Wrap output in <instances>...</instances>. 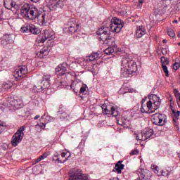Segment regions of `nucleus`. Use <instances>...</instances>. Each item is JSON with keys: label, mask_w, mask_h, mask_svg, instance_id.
Wrapping results in <instances>:
<instances>
[{"label": "nucleus", "mask_w": 180, "mask_h": 180, "mask_svg": "<svg viewBox=\"0 0 180 180\" xmlns=\"http://www.w3.org/2000/svg\"><path fill=\"white\" fill-rule=\"evenodd\" d=\"M5 106L7 108H16L17 109H20L23 106V103L22 100H16L12 97L8 98L5 102Z\"/></svg>", "instance_id": "obj_12"}, {"label": "nucleus", "mask_w": 180, "mask_h": 180, "mask_svg": "<svg viewBox=\"0 0 180 180\" xmlns=\"http://www.w3.org/2000/svg\"><path fill=\"white\" fill-rule=\"evenodd\" d=\"M24 130L25 127H20L16 133L14 134L11 139V146L13 147H16L23 140V136H25Z\"/></svg>", "instance_id": "obj_7"}, {"label": "nucleus", "mask_w": 180, "mask_h": 180, "mask_svg": "<svg viewBox=\"0 0 180 180\" xmlns=\"http://www.w3.org/2000/svg\"><path fill=\"white\" fill-rule=\"evenodd\" d=\"M42 159L41 157L38 158L36 160H35V164H37V162H40V161H41Z\"/></svg>", "instance_id": "obj_47"}, {"label": "nucleus", "mask_w": 180, "mask_h": 180, "mask_svg": "<svg viewBox=\"0 0 180 180\" xmlns=\"http://www.w3.org/2000/svg\"><path fill=\"white\" fill-rule=\"evenodd\" d=\"M65 82H60V86H65Z\"/></svg>", "instance_id": "obj_53"}, {"label": "nucleus", "mask_w": 180, "mask_h": 180, "mask_svg": "<svg viewBox=\"0 0 180 180\" xmlns=\"http://www.w3.org/2000/svg\"><path fill=\"white\" fill-rule=\"evenodd\" d=\"M4 5L6 9H8L12 12H18L20 9V5L17 4L13 0H4Z\"/></svg>", "instance_id": "obj_13"}, {"label": "nucleus", "mask_w": 180, "mask_h": 180, "mask_svg": "<svg viewBox=\"0 0 180 180\" xmlns=\"http://www.w3.org/2000/svg\"><path fill=\"white\" fill-rule=\"evenodd\" d=\"M178 37L180 38V32H179V34H178Z\"/></svg>", "instance_id": "obj_63"}, {"label": "nucleus", "mask_w": 180, "mask_h": 180, "mask_svg": "<svg viewBox=\"0 0 180 180\" xmlns=\"http://www.w3.org/2000/svg\"><path fill=\"white\" fill-rule=\"evenodd\" d=\"M82 179V171L80 169H73L70 171L68 180Z\"/></svg>", "instance_id": "obj_15"}, {"label": "nucleus", "mask_w": 180, "mask_h": 180, "mask_svg": "<svg viewBox=\"0 0 180 180\" xmlns=\"http://www.w3.org/2000/svg\"><path fill=\"white\" fill-rule=\"evenodd\" d=\"M50 75H44V77H43V80L44 81H48L50 82Z\"/></svg>", "instance_id": "obj_41"}, {"label": "nucleus", "mask_w": 180, "mask_h": 180, "mask_svg": "<svg viewBox=\"0 0 180 180\" xmlns=\"http://www.w3.org/2000/svg\"><path fill=\"white\" fill-rule=\"evenodd\" d=\"M49 155H50V153L45 152L39 158H41V159H42V160H44V158H47V157H49Z\"/></svg>", "instance_id": "obj_38"}, {"label": "nucleus", "mask_w": 180, "mask_h": 180, "mask_svg": "<svg viewBox=\"0 0 180 180\" xmlns=\"http://www.w3.org/2000/svg\"><path fill=\"white\" fill-rule=\"evenodd\" d=\"M136 140L139 141H146V139H144V134L141 132L136 136Z\"/></svg>", "instance_id": "obj_31"}, {"label": "nucleus", "mask_w": 180, "mask_h": 180, "mask_svg": "<svg viewBox=\"0 0 180 180\" xmlns=\"http://www.w3.org/2000/svg\"><path fill=\"white\" fill-rule=\"evenodd\" d=\"M32 2H39V0H30Z\"/></svg>", "instance_id": "obj_58"}, {"label": "nucleus", "mask_w": 180, "mask_h": 180, "mask_svg": "<svg viewBox=\"0 0 180 180\" xmlns=\"http://www.w3.org/2000/svg\"><path fill=\"white\" fill-rule=\"evenodd\" d=\"M101 109H103V113L104 115H112V116H117L118 115L116 108L112 105H106V104H103L101 106Z\"/></svg>", "instance_id": "obj_14"}, {"label": "nucleus", "mask_w": 180, "mask_h": 180, "mask_svg": "<svg viewBox=\"0 0 180 180\" xmlns=\"http://www.w3.org/2000/svg\"><path fill=\"white\" fill-rule=\"evenodd\" d=\"M79 28V25L77 23V20H75V18H71L68 23L65 25L64 30L67 33H75Z\"/></svg>", "instance_id": "obj_9"}, {"label": "nucleus", "mask_w": 180, "mask_h": 180, "mask_svg": "<svg viewBox=\"0 0 180 180\" xmlns=\"http://www.w3.org/2000/svg\"><path fill=\"white\" fill-rule=\"evenodd\" d=\"M167 120V115L161 113H155L152 115L151 121L156 126H164Z\"/></svg>", "instance_id": "obj_10"}, {"label": "nucleus", "mask_w": 180, "mask_h": 180, "mask_svg": "<svg viewBox=\"0 0 180 180\" xmlns=\"http://www.w3.org/2000/svg\"><path fill=\"white\" fill-rule=\"evenodd\" d=\"M172 112L173 115H175V113H176V112H178V111H176V110H175L174 108H172Z\"/></svg>", "instance_id": "obj_51"}, {"label": "nucleus", "mask_w": 180, "mask_h": 180, "mask_svg": "<svg viewBox=\"0 0 180 180\" xmlns=\"http://www.w3.org/2000/svg\"><path fill=\"white\" fill-rule=\"evenodd\" d=\"M137 154H139V150H132V151L130 153V155H137Z\"/></svg>", "instance_id": "obj_43"}, {"label": "nucleus", "mask_w": 180, "mask_h": 180, "mask_svg": "<svg viewBox=\"0 0 180 180\" xmlns=\"http://www.w3.org/2000/svg\"><path fill=\"white\" fill-rule=\"evenodd\" d=\"M99 57V53H93L90 56H89V58L86 59V61H95Z\"/></svg>", "instance_id": "obj_29"}, {"label": "nucleus", "mask_w": 180, "mask_h": 180, "mask_svg": "<svg viewBox=\"0 0 180 180\" xmlns=\"http://www.w3.org/2000/svg\"><path fill=\"white\" fill-rule=\"evenodd\" d=\"M143 133V139L145 140H147V139H150V137H153V135L154 134V131L153 129H146Z\"/></svg>", "instance_id": "obj_26"}, {"label": "nucleus", "mask_w": 180, "mask_h": 180, "mask_svg": "<svg viewBox=\"0 0 180 180\" xmlns=\"http://www.w3.org/2000/svg\"><path fill=\"white\" fill-rule=\"evenodd\" d=\"M162 54H163V56H165L167 54V50L166 49H162Z\"/></svg>", "instance_id": "obj_49"}, {"label": "nucleus", "mask_w": 180, "mask_h": 180, "mask_svg": "<svg viewBox=\"0 0 180 180\" xmlns=\"http://www.w3.org/2000/svg\"><path fill=\"white\" fill-rule=\"evenodd\" d=\"M136 37L138 38L143 37V36L146 34V28H144L143 26L138 27L136 29Z\"/></svg>", "instance_id": "obj_22"}, {"label": "nucleus", "mask_w": 180, "mask_h": 180, "mask_svg": "<svg viewBox=\"0 0 180 180\" xmlns=\"http://www.w3.org/2000/svg\"><path fill=\"white\" fill-rule=\"evenodd\" d=\"M43 89H45L43 84H40V82L37 83L33 87V90L34 92H41Z\"/></svg>", "instance_id": "obj_28"}, {"label": "nucleus", "mask_w": 180, "mask_h": 180, "mask_svg": "<svg viewBox=\"0 0 180 180\" xmlns=\"http://www.w3.org/2000/svg\"><path fill=\"white\" fill-rule=\"evenodd\" d=\"M160 61L162 63V65H168L169 64V60L167 58H165V56H162L160 58Z\"/></svg>", "instance_id": "obj_32"}, {"label": "nucleus", "mask_w": 180, "mask_h": 180, "mask_svg": "<svg viewBox=\"0 0 180 180\" xmlns=\"http://www.w3.org/2000/svg\"><path fill=\"white\" fill-rule=\"evenodd\" d=\"M110 32H112L114 33H120L122 29H123L124 26V22L123 20L116 17H113L110 20Z\"/></svg>", "instance_id": "obj_4"}, {"label": "nucleus", "mask_w": 180, "mask_h": 180, "mask_svg": "<svg viewBox=\"0 0 180 180\" xmlns=\"http://www.w3.org/2000/svg\"><path fill=\"white\" fill-rule=\"evenodd\" d=\"M169 172L167 170L162 169L161 176H168Z\"/></svg>", "instance_id": "obj_42"}, {"label": "nucleus", "mask_w": 180, "mask_h": 180, "mask_svg": "<svg viewBox=\"0 0 180 180\" xmlns=\"http://www.w3.org/2000/svg\"><path fill=\"white\" fill-rule=\"evenodd\" d=\"M180 67V65L179 63H175L173 64V70H175V71H176V70H179Z\"/></svg>", "instance_id": "obj_40"}, {"label": "nucleus", "mask_w": 180, "mask_h": 180, "mask_svg": "<svg viewBox=\"0 0 180 180\" xmlns=\"http://www.w3.org/2000/svg\"><path fill=\"white\" fill-rule=\"evenodd\" d=\"M54 31L51 30H45L44 33L40 34L37 37L36 42L37 43H44L47 39H51L53 36H54Z\"/></svg>", "instance_id": "obj_11"}, {"label": "nucleus", "mask_w": 180, "mask_h": 180, "mask_svg": "<svg viewBox=\"0 0 180 180\" xmlns=\"http://www.w3.org/2000/svg\"><path fill=\"white\" fill-rule=\"evenodd\" d=\"M15 40V35L13 34H5L1 41L2 46H8V44H12Z\"/></svg>", "instance_id": "obj_18"}, {"label": "nucleus", "mask_w": 180, "mask_h": 180, "mask_svg": "<svg viewBox=\"0 0 180 180\" xmlns=\"http://www.w3.org/2000/svg\"><path fill=\"white\" fill-rule=\"evenodd\" d=\"M153 101L150 100L147 103V108L148 109V113H154L157 109L160 108L161 105V101H160V97L157 96V95L153 96Z\"/></svg>", "instance_id": "obj_6"}, {"label": "nucleus", "mask_w": 180, "mask_h": 180, "mask_svg": "<svg viewBox=\"0 0 180 180\" xmlns=\"http://www.w3.org/2000/svg\"><path fill=\"white\" fill-rule=\"evenodd\" d=\"M141 112H142V113H148V111L147 112V110H146V109H144V107L143 106V105H141Z\"/></svg>", "instance_id": "obj_45"}, {"label": "nucleus", "mask_w": 180, "mask_h": 180, "mask_svg": "<svg viewBox=\"0 0 180 180\" xmlns=\"http://www.w3.org/2000/svg\"><path fill=\"white\" fill-rule=\"evenodd\" d=\"M117 123L120 124V126H123V127H129L130 126V121L127 120V118L124 117H120L117 120Z\"/></svg>", "instance_id": "obj_20"}, {"label": "nucleus", "mask_w": 180, "mask_h": 180, "mask_svg": "<svg viewBox=\"0 0 180 180\" xmlns=\"http://www.w3.org/2000/svg\"><path fill=\"white\" fill-rule=\"evenodd\" d=\"M30 12L27 19H30V20H37L41 26H46L48 18L46 13L39 14V10L34 6H32Z\"/></svg>", "instance_id": "obj_3"}, {"label": "nucleus", "mask_w": 180, "mask_h": 180, "mask_svg": "<svg viewBox=\"0 0 180 180\" xmlns=\"http://www.w3.org/2000/svg\"><path fill=\"white\" fill-rule=\"evenodd\" d=\"M146 102V98H143L142 101H141V105H143V103Z\"/></svg>", "instance_id": "obj_56"}, {"label": "nucleus", "mask_w": 180, "mask_h": 180, "mask_svg": "<svg viewBox=\"0 0 180 180\" xmlns=\"http://www.w3.org/2000/svg\"><path fill=\"white\" fill-rule=\"evenodd\" d=\"M138 176L142 178L143 179H150L151 178V172L147 169H139L136 171Z\"/></svg>", "instance_id": "obj_19"}, {"label": "nucleus", "mask_w": 180, "mask_h": 180, "mask_svg": "<svg viewBox=\"0 0 180 180\" xmlns=\"http://www.w3.org/2000/svg\"><path fill=\"white\" fill-rule=\"evenodd\" d=\"M33 6L32 4H25L22 8H21V15L23 18L25 19H28L29 15H30V11L31 9L33 8Z\"/></svg>", "instance_id": "obj_17"}, {"label": "nucleus", "mask_w": 180, "mask_h": 180, "mask_svg": "<svg viewBox=\"0 0 180 180\" xmlns=\"http://www.w3.org/2000/svg\"><path fill=\"white\" fill-rule=\"evenodd\" d=\"M40 32H41L40 29L36 27V25L33 24L30 25V33H32V34H39Z\"/></svg>", "instance_id": "obj_24"}, {"label": "nucleus", "mask_w": 180, "mask_h": 180, "mask_svg": "<svg viewBox=\"0 0 180 180\" xmlns=\"http://www.w3.org/2000/svg\"><path fill=\"white\" fill-rule=\"evenodd\" d=\"M5 88L7 89H11V86H8V84L4 85Z\"/></svg>", "instance_id": "obj_54"}, {"label": "nucleus", "mask_w": 180, "mask_h": 180, "mask_svg": "<svg viewBox=\"0 0 180 180\" xmlns=\"http://www.w3.org/2000/svg\"><path fill=\"white\" fill-rule=\"evenodd\" d=\"M37 126H39V127H41V129H44V127H46V124L42 123V125H39V124H37Z\"/></svg>", "instance_id": "obj_46"}, {"label": "nucleus", "mask_w": 180, "mask_h": 180, "mask_svg": "<svg viewBox=\"0 0 180 180\" xmlns=\"http://www.w3.org/2000/svg\"><path fill=\"white\" fill-rule=\"evenodd\" d=\"M54 46V41L52 39H49L47 41V46H44L39 52L37 53L36 57L38 58H46L47 56L50 53L51 47Z\"/></svg>", "instance_id": "obj_8"}, {"label": "nucleus", "mask_w": 180, "mask_h": 180, "mask_svg": "<svg viewBox=\"0 0 180 180\" xmlns=\"http://www.w3.org/2000/svg\"><path fill=\"white\" fill-rule=\"evenodd\" d=\"M96 34L98 36H100V39L103 41L104 44L112 46L104 50L105 54L110 56L111 54H115L119 51L117 46H114L115 38L110 36V29L108 27H101L98 30Z\"/></svg>", "instance_id": "obj_1"}, {"label": "nucleus", "mask_w": 180, "mask_h": 180, "mask_svg": "<svg viewBox=\"0 0 180 180\" xmlns=\"http://www.w3.org/2000/svg\"><path fill=\"white\" fill-rule=\"evenodd\" d=\"M39 117H40V115H37L34 117V120H37V119H39Z\"/></svg>", "instance_id": "obj_52"}, {"label": "nucleus", "mask_w": 180, "mask_h": 180, "mask_svg": "<svg viewBox=\"0 0 180 180\" xmlns=\"http://www.w3.org/2000/svg\"><path fill=\"white\" fill-rule=\"evenodd\" d=\"M56 72H59V75H65L67 74V68L63 64H60L56 68Z\"/></svg>", "instance_id": "obj_21"}, {"label": "nucleus", "mask_w": 180, "mask_h": 180, "mask_svg": "<svg viewBox=\"0 0 180 180\" xmlns=\"http://www.w3.org/2000/svg\"><path fill=\"white\" fill-rule=\"evenodd\" d=\"M178 46H180V42L178 43Z\"/></svg>", "instance_id": "obj_64"}, {"label": "nucleus", "mask_w": 180, "mask_h": 180, "mask_svg": "<svg viewBox=\"0 0 180 180\" xmlns=\"http://www.w3.org/2000/svg\"><path fill=\"white\" fill-rule=\"evenodd\" d=\"M179 115H180V112L177 111L175 114H172V117L173 119V122L174 123V126L175 127H176V129H178V126H179V123H178V120L179 119Z\"/></svg>", "instance_id": "obj_25"}, {"label": "nucleus", "mask_w": 180, "mask_h": 180, "mask_svg": "<svg viewBox=\"0 0 180 180\" xmlns=\"http://www.w3.org/2000/svg\"><path fill=\"white\" fill-rule=\"evenodd\" d=\"M135 180H143V178H141V177L139 176V178H138V179H135Z\"/></svg>", "instance_id": "obj_59"}, {"label": "nucleus", "mask_w": 180, "mask_h": 180, "mask_svg": "<svg viewBox=\"0 0 180 180\" xmlns=\"http://www.w3.org/2000/svg\"><path fill=\"white\" fill-rule=\"evenodd\" d=\"M173 23H178V20H174L173 21Z\"/></svg>", "instance_id": "obj_60"}, {"label": "nucleus", "mask_w": 180, "mask_h": 180, "mask_svg": "<svg viewBox=\"0 0 180 180\" xmlns=\"http://www.w3.org/2000/svg\"><path fill=\"white\" fill-rule=\"evenodd\" d=\"M72 86H74V83H72V84L70 85V88H71V89H73L74 92L78 91V89H73Z\"/></svg>", "instance_id": "obj_48"}, {"label": "nucleus", "mask_w": 180, "mask_h": 180, "mask_svg": "<svg viewBox=\"0 0 180 180\" xmlns=\"http://www.w3.org/2000/svg\"><path fill=\"white\" fill-rule=\"evenodd\" d=\"M39 84H41V85L44 86V88L46 89V88H49V86H50V82L47 81V80H43L41 82H39Z\"/></svg>", "instance_id": "obj_33"}, {"label": "nucleus", "mask_w": 180, "mask_h": 180, "mask_svg": "<svg viewBox=\"0 0 180 180\" xmlns=\"http://www.w3.org/2000/svg\"><path fill=\"white\" fill-rule=\"evenodd\" d=\"M2 20V13L0 12V21Z\"/></svg>", "instance_id": "obj_57"}, {"label": "nucleus", "mask_w": 180, "mask_h": 180, "mask_svg": "<svg viewBox=\"0 0 180 180\" xmlns=\"http://www.w3.org/2000/svg\"><path fill=\"white\" fill-rule=\"evenodd\" d=\"M137 72V63L129 58H124L121 65V77L129 78Z\"/></svg>", "instance_id": "obj_2"}, {"label": "nucleus", "mask_w": 180, "mask_h": 180, "mask_svg": "<svg viewBox=\"0 0 180 180\" xmlns=\"http://www.w3.org/2000/svg\"><path fill=\"white\" fill-rule=\"evenodd\" d=\"M122 161H119L115 166L114 169L117 174H122V169H124V165L122 164Z\"/></svg>", "instance_id": "obj_23"}, {"label": "nucleus", "mask_w": 180, "mask_h": 180, "mask_svg": "<svg viewBox=\"0 0 180 180\" xmlns=\"http://www.w3.org/2000/svg\"><path fill=\"white\" fill-rule=\"evenodd\" d=\"M162 68L166 77H169V72L168 71V68L167 67V65H162Z\"/></svg>", "instance_id": "obj_34"}, {"label": "nucleus", "mask_w": 180, "mask_h": 180, "mask_svg": "<svg viewBox=\"0 0 180 180\" xmlns=\"http://www.w3.org/2000/svg\"><path fill=\"white\" fill-rule=\"evenodd\" d=\"M85 91H86V85L83 84L79 89V92H80V94H84V92H85Z\"/></svg>", "instance_id": "obj_39"}, {"label": "nucleus", "mask_w": 180, "mask_h": 180, "mask_svg": "<svg viewBox=\"0 0 180 180\" xmlns=\"http://www.w3.org/2000/svg\"><path fill=\"white\" fill-rule=\"evenodd\" d=\"M25 74H27V68L26 66H18L14 71L15 78H21Z\"/></svg>", "instance_id": "obj_16"}, {"label": "nucleus", "mask_w": 180, "mask_h": 180, "mask_svg": "<svg viewBox=\"0 0 180 180\" xmlns=\"http://www.w3.org/2000/svg\"><path fill=\"white\" fill-rule=\"evenodd\" d=\"M167 34L169 36V37H175V32L172 29H169L167 30Z\"/></svg>", "instance_id": "obj_35"}, {"label": "nucleus", "mask_w": 180, "mask_h": 180, "mask_svg": "<svg viewBox=\"0 0 180 180\" xmlns=\"http://www.w3.org/2000/svg\"><path fill=\"white\" fill-rule=\"evenodd\" d=\"M44 5L50 11H60L64 8V2L61 0H45Z\"/></svg>", "instance_id": "obj_5"}, {"label": "nucleus", "mask_w": 180, "mask_h": 180, "mask_svg": "<svg viewBox=\"0 0 180 180\" xmlns=\"http://www.w3.org/2000/svg\"><path fill=\"white\" fill-rule=\"evenodd\" d=\"M162 41L163 43H167V39H163Z\"/></svg>", "instance_id": "obj_61"}, {"label": "nucleus", "mask_w": 180, "mask_h": 180, "mask_svg": "<svg viewBox=\"0 0 180 180\" xmlns=\"http://www.w3.org/2000/svg\"><path fill=\"white\" fill-rule=\"evenodd\" d=\"M68 117V115L67 113H63L60 116V119H67Z\"/></svg>", "instance_id": "obj_44"}, {"label": "nucleus", "mask_w": 180, "mask_h": 180, "mask_svg": "<svg viewBox=\"0 0 180 180\" xmlns=\"http://www.w3.org/2000/svg\"><path fill=\"white\" fill-rule=\"evenodd\" d=\"M136 4H138L139 8H141L143 6V4H144V0H134Z\"/></svg>", "instance_id": "obj_37"}, {"label": "nucleus", "mask_w": 180, "mask_h": 180, "mask_svg": "<svg viewBox=\"0 0 180 180\" xmlns=\"http://www.w3.org/2000/svg\"><path fill=\"white\" fill-rule=\"evenodd\" d=\"M151 169L156 174V175H158V176H161V172L162 171V169H161L160 167L154 165L151 166Z\"/></svg>", "instance_id": "obj_27"}, {"label": "nucleus", "mask_w": 180, "mask_h": 180, "mask_svg": "<svg viewBox=\"0 0 180 180\" xmlns=\"http://www.w3.org/2000/svg\"><path fill=\"white\" fill-rule=\"evenodd\" d=\"M70 158H71V154H70L63 161L60 160V158H57L56 161H58L59 163L63 164V162L68 161Z\"/></svg>", "instance_id": "obj_36"}, {"label": "nucleus", "mask_w": 180, "mask_h": 180, "mask_svg": "<svg viewBox=\"0 0 180 180\" xmlns=\"http://www.w3.org/2000/svg\"><path fill=\"white\" fill-rule=\"evenodd\" d=\"M30 24L25 25L20 29L22 33H30Z\"/></svg>", "instance_id": "obj_30"}, {"label": "nucleus", "mask_w": 180, "mask_h": 180, "mask_svg": "<svg viewBox=\"0 0 180 180\" xmlns=\"http://www.w3.org/2000/svg\"><path fill=\"white\" fill-rule=\"evenodd\" d=\"M65 155H67V153H61V157H62V158H65Z\"/></svg>", "instance_id": "obj_50"}, {"label": "nucleus", "mask_w": 180, "mask_h": 180, "mask_svg": "<svg viewBox=\"0 0 180 180\" xmlns=\"http://www.w3.org/2000/svg\"><path fill=\"white\" fill-rule=\"evenodd\" d=\"M170 109H174V107L172 105H170Z\"/></svg>", "instance_id": "obj_62"}, {"label": "nucleus", "mask_w": 180, "mask_h": 180, "mask_svg": "<svg viewBox=\"0 0 180 180\" xmlns=\"http://www.w3.org/2000/svg\"><path fill=\"white\" fill-rule=\"evenodd\" d=\"M2 126L4 125H2V124H0V134L1 133H2Z\"/></svg>", "instance_id": "obj_55"}]
</instances>
